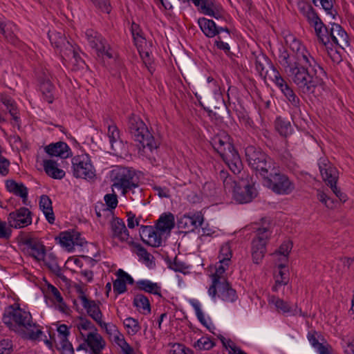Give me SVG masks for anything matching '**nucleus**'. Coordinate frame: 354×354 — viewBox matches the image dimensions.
<instances>
[{
	"mask_svg": "<svg viewBox=\"0 0 354 354\" xmlns=\"http://www.w3.org/2000/svg\"><path fill=\"white\" fill-rule=\"evenodd\" d=\"M278 62L286 75L304 95L313 94L317 86L324 84L323 77L326 76V73L308 51L291 56L283 47L279 48Z\"/></svg>",
	"mask_w": 354,
	"mask_h": 354,
	"instance_id": "obj_1",
	"label": "nucleus"
},
{
	"mask_svg": "<svg viewBox=\"0 0 354 354\" xmlns=\"http://www.w3.org/2000/svg\"><path fill=\"white\" fill-rule=\"evenodd\" d=\"M2 321L10 330L20 329L26 332L28 338L31 340H37L43 335L41 330L37 328L36 324L32 322L31 314L19 306L10 305L6 308Z\"/></svg>",
	"mask_w": 354,
	"mask_h": 354,
	"instance_id": "obj_2",
	"label": "nucleus"
},
{
	"mask_svg": "<svg viewBox=\"0 0 354 354\" xmlns=\"http://www.w3.org/2000/svg\"><path fill=\"white\" fill-rule=\"evenodd\" d=\"M127 129L132 138L143 148L147 147L152 151L158 147V141L154 138L140 116L131 114L128 118Z\"/></svg>",
	"mask_w": 354,
	"mask_h": 354,
	"instance_id": "obj_3",
	"label": "nucleus"
},
{
	"mask_svg": "<svg viewBox=\"0 0 354 354\" xmlns=\"http://www.w3.org/2000/svg\"><path fill=\"white\" fill-rule=\"evenodd\" d=\"M245 156L248 166L261 178L276 165L274 160L260 147L249 145L245 149Z\"/></svg>",
	"mask_w": 354,
	"mask_h": 354,
	"instance_id": "obj_4",
	"label": "nucleus"
},
{
	"mask_svg": "<svg viewBox=\"0 0 354 354\" xmlns=\"http://www.w3.org/2000/svg\"><path fill=\"white\" fill-rule=\"evenodd\" d=\"M263 185L274 193L288 195L295 189V184L282 173L276 165L262 178Z\"/></svg>",
	"mask_w": 354,
	"mask_h": 354,
	"instance_id": "obj_5",
	"label": "nucleus"
},
{
	"mask_svg": "<svg viewBox=\"0 0 354 354\" xmlns=\"http://www.w3.org/2000/svg\"><path fill=\"white\" fill-rule=\"evenodd\" d=\"M110 178L113 182V186L121 189L124 195L138 187L136 172L129 167H116L111 171Z\"/></svg>",
	"mask_w": 354,
	"mask_h": 354,
	"instance_id": "obj_6",
	"label": "nucleus"
},
{
	"mask_svg": "<svg viewBox=\"0 0 354 354\" xmlns=\"http://www.w3.org/2000/svg\"><path fill=\"white\" fill-rule=\"evenodd\" d=\"M231 192L234 200L241 204L251 202L258 194L252 178L248 174L239 178Z\"/></svg>",
	"mask_w": 354,
	"mask_h": 354,
	"instance_id": "obj_7",
	"label": "nucleus"
},
{
	"mask_svg": "<svg viewBox=\"0 0 354 354\" xmlns=\"http://www.w3.org/2000/svg\"><path fill=\"white\" fill-rule=\"evenodd\" d=\"M73 176L75 178L93 179L95 170L88 154L78 155L72 159Z\"/></svg>",
	"mask_w": 354,
	"mask_h": 354,
	"instance_id": "obj_8",
	"label": "nucleus"
},
{
	"mask_svg": "<svg viewBox=\"0 0 354 354\" xmlns=\"http://www.w3.org/2000/svg\"><path fill=\"white\" fill-rule=\"evenodd\" d=\"M32 213L26 207H21L10 212L8 216V223L10 227L22 228L31 224Z\"/></svg>",
	"mask_w": 354,
	"mask_h": 354,
	"instance_id": "obj_9",
	"label": "nucleus"
},
{
	"mask_svg": "<svg viewBox=\"0 0 354 354\" xmlns=\"http://www.w3.org/2000/svg\"><path fill=\"white\" fill-rule=\"evenodd\" d=\"M203 220V216L201 212L189 213L184 214L178 219L177 226L178 229L184 230L182 232L188 233L194 232L195 229L201 226Z\"/></svg>",
	"mask_w": 354,
	"mask_h": 354,
	"instance_id": "obj_10",
	"label": "nucleus"
},
{
	"mask_svg": "<svg viewBox=\"0 0 354 354\" xmlns=\"http://www.w3.org/2000/svg\"><path fill=\"white\" fill-rule=\"evenodd\" d=\"M198 24L203 32L207 37H214L223 31L226 32L229 36L230 35V30L227 26H220L212 19L205 17L199 18Z\"/></svg>",
	"mask_w": 354,
	"mask_h": 354,
	"instance_id": "obj_11",
	"label": "nucleus"
},
{
	"mask_svg": "<svg viewBox=\"0 0 354 354\" xmlns=\"http://www.w3.org/2000/svg\"><path fill=\"white\" fill-rule=\"evenodd\" d=\"M256 69L260 76L266 79L268 77L272 81L275 73H279L272 64L271 60L265 55L261 54L256 57Z\"/></svg>",
	"mask_w": 354,
	"mask_h": 354,
	"instance_id": "obj_12",
	"label": "nucleus"
},
{
	"mask_svg": "<svg viewBox=\"0 0 354 354\" xmlns=\"http://www.w3.org/2000/svg\"><path fill=\"white\" fill-rule=\"evenodd\" d=\"M329 36L330 42L342 48L349 46L348 36L342 27L336 23H330Z\"/></svg>",
	"mask_w": 354,
	"mask_h": 354,
	"instance_id": "obj_13",
	"label": "nucleus"
},
{
	"mask_svg": "<svg viewBox=\"0 0 354 354\" xmlns=\"http://www.w3.org/2000/svg\"><path fill=\"white\" fill-rule=\"evenodd\" d=\"M274 76L272 77V81L276 84V85L280 88L281 92L284 94L288 101L294 106H299V99L295 95V92L290 88V86L288 84V83L285 81V80L281 77L279 73L274 72Z\"/></svg>",
	"mask_w": 354,
	"mask_h": 354,
	"instance_id": "obj_14",
	"label": "nucleus"
},
{
	"mask_svg": "<svg viewBox=\"0 0 354 354\" xmlns=\"http://www.w3.org/2000/svg\"><path fill=\"white\" fill-rule=\"evenodd\" d=\"M82 304L90 317L99 326H102V324L105 326V322L102 321L103 314L100 308L99 304H97L95 300L89 299L86 297H82Z\"/></svg>",
	"mask_w": 354,
	"mask_h": 354,
	"instance_id": "obj_15",
	"label": "nucleus"
},
{
	"mask_svg": "<svg viewBox=\"0 0 354 354\" xmlns=\"http://www.w3.org/2000/svg\"><path fill=\"white\" fill-rule=\"evenodd\" d=\"M112 238L118 239L120 241H127L129 238V232L127 229L122 219L115 217L111 222Z\"/></svg>",
	"mask_w": 354,
	"mask_h": 354,
	"instance_id": "obj_16",
	"label": "nucleus"
},
{
	"mask_svg": "<svg viewBox=\"0 0 354 354\" xmlns=\"http://www.w3.org/2000/svg\"><path fill=\"white\" fill-rule=\"evenodd\" d=\"M48 36L52 46L60 50L61 55L68 49L73 50V46L66 40V37L62 32L49 30Z\"/></svg>",
	"mask_w": 354,
	"mask_h": 354,
	"instance_id": "obj_17",
	"label": "nucleus"
},
{
	"mask_svg": "<svg viewBox=\"0 0 354 354\" xmlns=\"http://www.w3.org/2000/svg\"><path fill=\"white\" fill-rule=\"evenodd\" d=\"M44 149L50 156H59L61 158H67L71 156L70 147L64 142L51 143L46 146Z\"/></svg>",
	"mask_w": 354,
	"mask_h": 354,
	"instance_id": "obj_18",
	"label": "nucleus"
},
{
	"mask_svg": "<svg viewBox=\"0 0 354 354\" xmlns=\"http://www.w3.org/2000/svg\"><path fill=\"white\" fill-rule=\"evenodd\" d=\"M217 290H218V297L224 301L234 302L238 298L236 290L232 288L227 279H223L216 285Z\"/></svg>",
	"mask_w": 354,
	"mask_h": 354,
	"instance_id": "obj_19",
	"label": "nucleus"
},
{
	"mask_svg": "<svg viewBox=\"0 0 354 354\" xmlns=\"http://www.w3.org/2000/svg\"><path fill=\"white\" fill-rule=\"evenodd\" d=\"M85 343L91 349V354H102V350L105 346V342L97 332L89 333L85 338Z\"/></svg>",
	"mask_w": 354,
	"mask_h": 354,
	"instance_id": "obj_20",
	"label": "nucleus"
},
{
	"mask_svg": "<svg viewBox=\"0 0 354 354\" xmlns=\"http://www.w3.org/2000/svg\"><path fill=\"white\" fill-rule=\"evenodd\" d=\"M228 266L229 262H226L219 263V265L216 266V271L212 275V283L208 289L209 295L212 296L213 298H214L216 295V285L222 282L223 279H226L225 277H223V274L225 272Z\"/></svg>",
	"mask_w": 354,
	"mask_h": 354,
	"instance_id": "obj_21",
	"label": "nucleus"
},
{
	"mask_svg": "<svg viewBox=\"0 0 354 354\" xmlns=\"http://www.w3.org/2000/svg\"><path fill=\"white\" fill-rule=\"evenodd\" d=\"M28 249L32 252L31 255L37 261H40L41 258H44L46 254V248L38 239L34 238H28L24 241Z\"/></svg>",
	"mask_w": 354,
	"mask_h": 354,
	"instance_id": "obj_22",
	"label": "nucleus"
},
{
	"mask_svg": "<svg viewBox=\"0 0 354 354\" xmlns=\"http://www.w3.org/2000/svg\"><path fill=\"white\" fill-rule=\"evenodd\" d=\"M44 263V265L50 270L51 272L59 277L63 281H66L67 278L62 273L61 268L57 263V260L55 254L53 252L46 254L44 258H41Z\"/></svg>",
	"mask_w": 354,
	"mask_h": 354,
	"instance_id": "obj_23",
	"label": "nucleus"
},
{
	"mask_svg": "<svg viewBox=\"0 0 354 354\" xmlns=\"http://www.w3.org/2000/svg\"><path fill=\"white\" fill-rule=\"evenodd\" d=\"M272 301L274 304L277 310L282 312L283 314H288V315L292 316L299 314V315L304 316L302 314L301 309L298 308L297 305H295V308H292L287 301L277 297H273Z\"/></svg>",
	"mask_w": 354,
	"mask_h": 354,
	"instance_id": "obj_24",
	"label": "nucleus"
},
{
	"mask_svg": "<svg viewBox=\"0 0 354 354\" xmlns=\"http://www.w3.org/2000/svg\"><path fill=\"white\" fill-rule=\"evenodd\" d=\"M6 187L9 192L21 197L24 203L27 200L28 189L23 183H17L14 180H7Z\"/></svg>",
	"mask_w": 354,
	"mask_h": 354,
	"instance_id": "obj_25",
	"label": "nucleus"
},
{
	"mask_svg": "<svg viewBox=\"0 0 354 354\" xmlns=\"http://www.w3.org/2000/svg\"><path fill=\"white\" fill-rule=\"evenodd\" d=\"M175 225L174 216L171 213L161 215L156 223V228L162 235L166 232H170Z\"/></svg>",
	"mask_w": 354,
	"mask_h": 354,
	"instance_id": "obj_26",
	"label": "nucleus"
},
{
	"mask_svg": "<svg viewBox=\"0 0 354 354\" xmlns=\"http://www.w3.org/2000/svg\"><path fill=\"white\" fill-rule=\"evenodd\" d=\"M39 208L43 212L49 223L53 224L55 220L53 210L52 201L47 195H41L39 199Z\"/></svg>",
	"mask_w": 354,
	"mask_h": 354,
	"instance_id": "obj_27",
	"label": "nucleus"
},
{
	"mask_svg": "<svg viewBox=\"0 0 354 354\" xmlns=\"http://www.w3.org/2000/svg\"><path fill=\"white\" fill-rule=\"evenodd\" d=\"M43 166L45 172L55 179H62L65 176V171L57 167L58 165L53 160H44Z\"/></svg>",
	"mask_w": 354,
	"mask_h": 354,
	"instance_id": "obj_28",
	"label": "nucleus"
},
{
	"mask_svg": "<svg viewBox=\"0 0 354 354\" xmlns=\"http://www.w3.org/2000/svg\"><path fill=\"white\" fill-rule=\"evenodd\" d=\"M316 335V331L308 333L307 337L310 344L317 350L319 354H332V347L328 344L320 343Z\"/></svg>",
	"mask_w": 354,
	"mask_h": 354,
	"instance_id": "obj_29",
	"label": "nucleus"
},
{
	"mask_svg": "<svg viewBox=\"0 0 354 354\" xmlns=\"http://www.w3.org/2000/svg\"><path fill=\"white\" fill-rule=\"evenodd\" d=\"M211 145L214 149L220 154V153H223V146L231 147L230 137L225 133L217 134L212 138Z\"/></svg>",
	"mask_w": 354,
	"mask_h": 354,
	"instance_id": "obj_30",
	"label": "nucleus"
},
{
	"mask_svg": "<svg viewBox=\"0 0 354 354\" xmlns=\"http://www.w3.org/2000/svg\"><path fill=\"white\" fill-rule=\"evenodd\" d=\"M136 287L140 290L162 297L161 288L157 283L149 280H140L136 282Z\"/></svg>",
	"mask_w": 354,
	"mask_h": 354,
	"instance_id": "obj_31",
	"label": "nucleus"
},
{
	"mask_svg": "<svg viewBox=\"0 0 354 354\" xmlns=\"http://www.w3.org/2000/svg\"><path fill=\"white\" fill-rule=\"evenodd\" d=\"M85 35L91 48H95V50H104L103 48V44L106 39H104L100 34L93 30H87Z\"/></svg>",
	"mask_w": 354,
	"mask_h": 354,
	"instance_id": "obj_32",
	"label": "nucleus"
},
{
	"mask_svg": "<svg viewBox=\"0 0 354 354\" xmlns=\"http://www.w3.org/2000/svg\"><path fill=\"white\" fill-rule=\"evenodd\" d=\"M108 136L111 145V149L116 151L122 145V142L120 138V131L116 125L109 124L108 127Z\"/></svg>",
	"mask_w": 354,
	"mask_h": 354,
	"instance_id": "obj_33",
	"label": "nucleus"
},
{
	"mask_svg": "<svg viewBox=\"0 0 354 354\" xmlns=\"http://www.w3.org/2000/svg\"><path fill=\"white\" fill-rule=\"evenodd\" d=\"M319 170L323 180L327 182V185L330 186L337 183V176L336 175V170L331 166L319 165Z\"/></svg>",
	"mask_w": 354,
	"mask_h": 354,
	"instance_id": "obj_34",
	"label": "nucleus"
},
{
	"mask_svg": "<svg viewBox=\"0 0 354 354\" xmlns=\"http://www.w3.org/2000/svg\"><path fill=\"white\" fill-rule=\"evenodd\" d=\"M227 156L223 161L234 174H240L243 169V164L239 153L234 155L229 154Z\"/></svg>",
	"mask_w": 354,
	"mask_h": 354,
	"instance_id": "obj_35",
	"label": "nucleus"
},
{
	"mask_svg": "<svg viewBox=\"0 0 354 354\" xmlns=\"http://www.w3.org/2000/svg\"><path fill=\"white\" fill-rule=\"evenodd\" d=\"M149 233V236L147 237L143 243L153 248L160 246L162 244V234L156 228V225L154 227L151 226V230Z\"/></svg>",
	"mask_w": 354,
	"mask_h": 354,
	"instance_id": "obj_36",
	"label": "nucleus"
},
{
	"mask_svg": "<svg viewBox=\"0 0 354 354\" xmlns=\"http://www.w3.org/2000/svg\"><path fill=\"white\" fill-rule=\"evenodd\" d=\"M252 257L254 263H259L264 257L266 251L265 243H260L258 242L252 241Z\"/></svg>",
	"mask_w": 354,
	"mask_h": 354,
	"instance_id": "obj_37",
	"label": "nucleus"
},
{
	"mask_svg": "<svg viewBox=\"0 0 354 354\" xmlns=\"http://www.w3.org/2000/svg\"><path fill=\"white\" fill-rule=\"evenodd\" d=\"M73 237V231H65L60 232L59 236L56 237L55 239H59L60 245L67 250L71 251L74 246Z\"/></svg>",
	"mask_w": 354,
	"mask_h": 354,
	"instance_id": "obj_38",
	"label": "nucleus"
},
{
	"mask_svg": "<svg viewBox=\"0 0 354 354\" xmlns=\"http://www.w3.org/2000/svg\"><path fill=\"white\" fill-rule=\"evenodd\" d=\"M312 1L315 6L321 5L328 15H331L333 19L335 18L337 12L333 6L335 0H312Z\"/></svg>",
	"mask_w": 354,
	"mask_h": 354,
	"instance_id": "obj_39",
	"label": "nucleus"
},
{
	"mask_svg": "<svg viewBox=\"0 0 354 354\" xmlns=\"http://www.w3.org/2000/svg\"><path fill=\"white\" fill-rule=\"evenodd\" d=\"M275 129L281 136L286 137L291 131V124L289 121L279 117L275 120Z\"/></svg>",
	"mask_w": 354,
	"mask_h": 354,
	"instance_id": "obj_40",
	"label": "nucleus"
},
{
	"mask_svg": "<svg viewBox=\"0 0 354 354\" xmlns=\"http://www.w3.org/2000/svg\"><path fill=\"white\" fill-rule=\"evenodd\" d=\"M53 89L54 86L50 80H44L41 83L40 90L43 94L44 100L48 103H52L53 102Z\"/></svg>",
	"mask_w": 354,
	"mask_h": 354,
	"instance_id": "obj_41",
	"label": "nucleus"
},
{
	"mask_svg": "<svg viewBox=\"0 0 354 354\" xmlns=\"http://www.w3.org/2000/svg\"><path fill=\"white\" fill-rule=\"evenodd\" d=\"M128 244L134 248L133 252L139 257L143 259L145 261H149L151 257L153 258L141 244L136 243L133 241H128Z\"/></svg>",
	"mask_w": 354,
	"mask_h": 354,
	"instance_id": "obj_42",
	"label": "nucleus"
},
{
	"mask_svg": "<svg viewBox=\"0 0 354 354\" xmlns=\"http://www.w3.org/2000/svg\"><path fill=\"white\" fill-rule=\"evenodd\" d=\"M204 14L206 15H209L210 17H214L216 21H225V14L222 8H219L218 7L212 5H209L206 11L204 12Z\"/></svg>",
	"mask_w": 354,
	"mask_h": 354,
	"instance_id": "obj_43",
	"label": "nucleus"
},
{
	"mask_svg": "<svg viewBox=\"0 0 354 354\" xmlns=\"http://www.w3.org/2000/svg\"><path fill=\"white\" fill-rule=\"evenodd\" d=\"M133 304L136 308L147 310V313H151L150 302L145 295L142 294L136 295L133 299Z\"/></svg>",
	"mask_w": 354,
	"mask_h": 354,
	"instance_id": "obj_44",
	"label": "nucleus"
},
{
	"mask_svg": "<svg viewBox=\"0 0 354 354\" xmlns=\"http://www.w3.org/2000/svg\"><path fill=\"white\" fill-rule=\"evenodd\" d=\"M218 178L223 181L224 188L226 191L231 192L237 180L233 179L227 172L224 169L219 171Z\"/></svg>",
	"mask_w": 354,
	"mask_h": 354,
	"instance_id": "obj_45",
	"label": "nucleus"
},
{
	"mask_svg": "<svg viewBox=\"0 0 354 354\" xmlns=\"http://www.w3.org/2000/svg\"><path fill=\"white\" fill-rule=\"evenodd\" d=\"M310 11H308L306 13V16L305 17L309 24L314 28L315 30H319V32H320L319 28H318L317 27L319 25H323V21L314 8L312 10L310 9Z\"/></svg>",
	"mask_w": 354,
	"mask_h": 354,
	"instance_id": "obj_46",
	"label": "nucleus"
},
{
	"mask_svg": "<svg viewBox=\"0 0 354 354\" xmlns=\"http://www.w3.org/2000/svg\"><path fill=\"white\" fill-rule=\"evenodd\" d=\"M5 32L0 31V32L6 37V39L12 43H14L16 41V36L15 35V31L17 29V26L15 24L10 21H7V24L3 28Z\"/></svg>",
	"mask_w": 354,
	"mask_h": 354,
	"instance_id": "obj_47",
	"label": "nucleus"
},
{
	"mask_svg": "<svg viewBox=\"0 0 354 354\" xmlns=\"http://www.w3.org/2000/svg\"><path fill=\"white\" fill-rule=\"evenodd\" d=\"M317 28H319L320 32H319V30H315L316 35L319 41L324 46H326L328 43H330V28L326 26L324 23L323 25H319Z\"/></svg>",
	"mask_w": 354,
	"mask_h": 354,
	"instance_id": "obj_48",
	"label": "nucleus"
},
{
	"mask_svg": "<svg viewBox=\"0 0 354 354\" xmlns=\"http://www.w3.org/2000/svg\"><path fill=\"white\" fill-rule=\"evenodd\" d=\"M1 100L3 104L9 111L10 114L12 116L13 120L18 122L19 120V118L17 116V109L14 100L9 97H3Z\"/></svg>",
	"mask_w": 354,
	"mask_h": 354,
	"instance_id": "obj_49",
	"label": "nucleus"
},
{
	"mask_svg": "<svg viewBox=\"0 0 354 354\" xmlns=\"http://www.w3.org/2000/svg\"><path fill=\"white\" fill-rule=\"evenodd\" d=\"M232 256V253L230 244L228 243L223 244L220 249L218 263L230 262Z\"/></svg>",
	"mask_w": 354,
	"mask_h": 354,
	"instance_id": "obj_50",
	"label": "nucleus"
},
{
	"mask_svg": "<svg viewBox=\"0 0 354 354\" xmlns=\"http://www.w3.org/2000/svg\"><path fill=\"white\" fill-rule=\"evenodd\" d=\"M195 348L199 350H209L214 346V342L207 337H202L194 344Z\"/></svg>",
	"mask_w": 354,
	"mask_h": 354,
	"instance_id": "obj_51",
	"label": "nucleus"
},
{
	"mask_svg": "<svg viewBox=\"0 0 354 354\" xmlns=\"http://www.w3.org/2000/svg\"><path fill=\"white\" fill-rule=\"evenodd\" d=\"M124 325L126 328H130L131 331H129V334L132 335L136 334L141 328L139 322L137 319L133 317H127L124 321Z\"/></svg>",
	"mask_w": 354,
	"mask_h": 354,
	"instance_id": "obj_52",
	"label": "nucleus"
},
{
	"mask_svg": "<svg viewBox=\"0 0 354 354\" xmlns=\"http://www.w3.org/2000/svg\"><path fill=\"white\" fill-rule=\"evenodd\" d=\"M79 319L80 322L77 324V328L80 332L81 330H91L93 332H97V328L89 319L84 317H79Z\"/></svg>",
	"mask_w": 354,
	"mask_h": 354,
	"instance_id": "obj_53",
	"label": "nucleus"
},
{
	"mask_svg": "<svg viewBox=\"0 0 354 354\" xmlns=\"http://www.w3.org/2000/svg\"><path fill=\"white\" fill-rule=\"evenodd\" d=\"M166 261L168 265V268L176 272H183V270L186 268L185 263L179 261L177 257H176L173 261L167 258Z\"/></svg>",
	"mask_w": 354,
	"mask_h": 354,
	"instance_id": "obj_54",
	"label": "nucleus"
},
{
	"mask_svg": "<svg viewBox=\"0 0 354 354\" xmlns=\"http://www.w3.org/2000/svg\"><path fill=\"white\" fill-rule=\"evenodd\" d=\"M190 304L195 310L196 317L198 321L205 327L208 328L207 323L205 319L204 314L202 312L200 304L194 300H190Z\"/></svg>",
	"mask_w": 354,
	"mask_h": 354,
	"instance_id": "obj_55",
	"label": "nucleus"
},
{
	"mask_svg": "<svg viewBox=\"0 0 354 354\" xmlns=\"http://www.w3.org/2000/svg\"><path fill=\"white\" fill-rule=\"evenodd\" d=\"M71 55L75 59L76 64L83 68L84 65H85V62H84V60L82 59L79 53L75 50L73 47V50L68 49L66 51L64 52V53L61 55L62 57L64 56L70 57Z\"/></svg>",
	"mask_w": 354,
	"mask_h": 354,
	"instance_id": "obj_56",
	"label": "nucleus"
},
{
	"mask_svg": "<svg viewBox=\"0 0 354 354\" xmlns=\"http://www.w3.org/2000/svg\"><path fill=\"white\" fill-rule=\"evenodd\" d=\"M93 4L100 11L109 14L111 11V6L109 0H91Z\"/></svg>",
	"mask_w": 354,
	"mask_h": 354,
	"instance_id": "obj_57",
	"label": "nucleus"
},
{
	"mask_svg": "<svg viewBox=\"0 0 354 354\" xmlns=\"http://www.w3.org/2000/svg\"><path fill=\"white\" fill-rule=\"evenodd\" d=\"M222 342L223 346L226 348H230L229 351L230 354H237V350H241L239 347H237L231 339H226L223 335L218 337Z\"/></svg>",
	"mask_w": 354,
	"mask_h": 354,
	"instance_id": "obj_58",
	"label": "nucleus"
},
{
	"mask_svg": "<svg viewBox=\"0 0 354 354\" xmlns=\"http://www.w3.org/2000/svg\"><path fill=\"white\" fill-rule=\"evenodd\" d=\"M257 239L252 241L253 242L265 243L266 245V239L268 238V229L267 227H259L257 230Z\"/></svg>",
	"mask_w": 354,
	"mask_h": 354,
	"instance_id": "obj_59",
	"label": "nucleus"
},
{
	"mask_svg": "<svg viewBox=\"0 0 354 354\" xmlns=\"http://www.w3.org/2000/svg\"><path fill=\"white\" fill-rule=\"evenodd\" d=\"M113 290L117 294H122L127 291V286L125 284V281L123 279L118 277L113 282Z\"/></svg>",
	"mask_w": 354,
	"mask_h": 354,
	"instance_id": "obj_60",
	"label": "nucleus"
},
{
	"mask_svg": "<svg viewBox=\"0 0 354 354\" xmlns=\"http://www.w3.org/2000/svg\"><path fill=\"white\" fill-rule=\"evenodd\" d=\"M104 201L109 209H114L118 205V196L115 194H107L104 196Z\"/></svg>",
	"mask_w": 354,
	"mask_h": 354,
	"instance_id": "obj_61",
	"label": "nucleus"
},
{
	"mask_svg": "<svg viewBox=\"0 0 354 354\" xmlns=\"http://www.w3.org/2000/svg\"><path fill=\"white\" fill-rule=\"evenodd\" d=\"M12 342L10 339H3L0 341V354H11Z\"/></svg>",
	"mask_w": 354,
	"mask_h": 354,
	"instance_id": "obj_62",
	"label": "nucleus"
},
{
	"mask_svg": "<svg viewBox=\"0 0 354 354\" xmlns=\"http://www.w3.org/2000/svg\"><path fill=\"white\" fill-rule=\"evenodd\" d=\"M12 234V230L10 227H7V223L5 221L0 220V239L8 240Z\"/></svg>",
	"mask_w": 354,
	"mask_h": 354,
	"instance_id": "obj_63",
	"label": "nucleus"
},
{
	"mask_svg": "<svg viewBox=\"0 0 354 354\" xmlns=\"http://www.w3.org/2000/svg\"><path fill=\"white\" fill-rule=\"evenodd\" d=\"M61 349L62 350V354H74L75 351L72 344L68 341V339H62L60 341Z\"/></svg>",
	"mask_w": 354,
	"mask_h": 354,
	"instance_id": "obj_64",
	"label": "nucleus"
}]
</instances>
